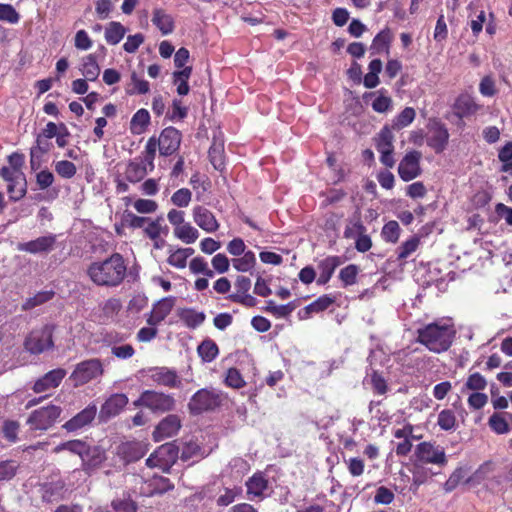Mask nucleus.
I'll return each instance as SVG.
<instances>
[{
  "label": "nucleus",
  "mask_w": 512,
  "mask_h": 512,
  "mask_svg": "<svg viewBox=\"0 0 512 512\" xmlns=\"http://www.w3.org/2000/svg\"><path fill=\"white\" fill-rule=\"evenodd\" d=\"M127 266L123 256L114 253L110 257L90 264L87 274L98 286L117 287L125 279Z\"/></svg>",
  "instance_id": "obj_1"
},
{
  "label": "nucleus",
  "mask_w": 512,
  "mask_h": 512,
  "mask_svg": "<svg viewBox=\"0 0 512 512\" xmlns=\"http://www.w3.org/2000/svg\"><path fill=\"white\" fill-rule=\"evenodd\" d=\"M454 336L455 329L449 319L430 323L418 329V341L435 353L448 350Z\"/></svg>",
  "instance_id": "obj_2"
},
{
  "label": "nucleus",
  "mask_w": 512,
  "mask_h": 512,
  "mask_svg": "<svg viewBox=\"0 0 512 512\" xmlns=\"http://www.w3.org/2000/svg\"><path fill=\"white\" fill-rule=\"evenodd\" d=\"M135 407H146L156 413H165L175 408V399L169 394L154 390H145L140 397L133 402Z\"/></svg>",
  "instance_id": "obj_3"
},
{
  "label": "nucleus",
  "mask_w": 512,
  "mask_h": 512,
  "mask_svg": "<svg viewBox=\"0 0 512 512\" xmlns=\"http://www.w3.org/2000/svg\"><path fill=\"white\" fill-rule=\"evenodd\" d=\"M62 413L57 405H48L32 411L27 419V424L32 430L46 431L54 425Z\"/></svg>",
  "instance_id": "obj_4"
},
{
  "label": "nucleus",
  "mask_w": 512,
  "mask_h": 512,
  "mask_svg": "<svg viewBox=\"0 0 512 512\" xmlns=\"http://www.w3.org/2000/svg\"><path fill=\"white\" fill-rule=\"evenodd\" d=\"M0 175L8 183L7 190L12 200L17 201L26 194V178L22 170L5 166Z\"/></svg>",
  "instance_id": "obj_5"
},
{
  "label": "nucleus",
  "mask_w": 512,
  "mask_h": 512,
  "mask_svg": "<svg viewBox=\"0 0 512 512\" xmlns=\"http://www.w3.org/2000/svg\"><path fill=\"white\" fill-rule=\"evenodd\" d=\"M221 402L220 395L214 390L200 389L190 399L188 409L192 414L213 410Z\"/></svg>",
  "instance_id": "obj_6"
},
{
  "label": "nucleus",
  "mask_w": 512,
  "mask_h": 512,
  "mask_svg": "<svg viewBox=\"0 0 512 512\" xmlns=\"http://www.w3.org/2000/svg\"><path fill=\"white\" fill-rule=\"evenodd\" d=\"M103 367L98 359H90L79 363L72 372L70 379L74 386L84 385L101 376Z\"/></svg>",
  "instance_id": "obj_7"
},
{
  "label": "nucleus",
  "mask_w": 512,
  "mask_h": 512,
  "mask_svg": "<svg viewBox=\"0 0 512 512\" xmlns=\"http://www.w3.org/2000/svg\"><path fill=\"white\" fill-rule=\"evenodd\" d=\"M393 143L394 135L388 126L383 127L375 137V147L380 153V162L388 168L395 165Z\"/></svg>",
  "instance_id": "obj_8"
},
{
  "label": "nucleus",
  "mask_w": 512,
  "mask_h": 512,
  "mask_svg": "<svg viewBox=\"0 0 512 512\" xmlns=\"http://www.w3.org/2000/svg\"><path fill=\"white\" fill-rule=\"evenodd\" d=\"M25 348L32 354H40L53 345L52 327L45 325L34 329L25 340Z\"/></svg>",
  "instance_id": "obj_9"
},
{
  "label": "nucleus",
  "mask_w": 512,
  "mask_h": 512,
  "mask_svg": "<svg viewBox=\"0 0 512 512\" xmlns=\"http://www.w3.org/2000/svg\"><path fill=\"white\" fill-rule=\"evenodd\" d=\"M421 158L422 153L417 150L408 151L404 155L398 165V174L403 181L409 182L421 175Z\"/></svg>",
  "instance_id": "obj_10"
},
{
  "label": "nucleus",
  "mask_w": 512,
  "mask_h": 512,
  "mask_svg": "<svg viewBox=\"0 0 512 512\" xmlns=\"http://www.w3.org/2000/svg\"><path fill=\"white\" fill-rule=\"evenodd\" d=\"M417 459L426 464L444 466L447 463L445 451L442 447L430 442H422L416 447Z\"/></svg>",
  "instance_id": "obj_11"
},
{
  "label": "nucleus",
  "mask_w": 512,
  "mask_h": 512,
  "mask_svg": "<svg viewBox=\"0 0 512 512\" xmlns=\"http://www.w3.org/2000/svg\"><path fill=\"white\" fill-rule=\"evenodd\" d=\"M428 133L426 137L427 145L432 148L436 153H441L445 150L448 140L449 132L447 128L440 122H429Z\"/></svg>",
  "instance_id": "obj_12"
},
{
  "label": "nucleus",
  "mask_w": 512,
  "mask_h": 512,
  "mask_svg": "<svg viewBox=\"0 0 512 512\" xmlns=\"http://www.w3.org/2000/svg\"><path fill=\"white\" fill-rule=\"evenodd\" d=\"M97 410V405L95 403H90L87 407L66 421L62 425V428L69 433L82 430L92 423L96 417Z\"/></svg>",
  "instance_id": "obj_13"
},
{
  "label": "nucleus",
  "mask_w": 512,
  "mask_h": 512,
  "mask_svg": "<svg viewBox=\"0 0 512 512\" xmlns=\"http://www.w3.org/2000/svg\"><path fill=\"white\" fill-rule=\"evenodd\" d=\"M177 453L174 447L170 444L160 446L154 453H152L146 460L148 467L160 468L167 470L175 462Z\"/></svg>",
  "instance_id": "obj_14"
},
{
  "label": "nucleus",
  "mask_w": 512,
  "mask_h": 512,
  "mask_svg": "<svg viewBox=\"0 0 512 512\" xmlns=\"http://www.w3.org/2000/svg\"><path fill=\"white\" fill-rule=\"evenodd\" d=\"M147 450V444L144 442L127 441L117 446L116 454L124 464H128L141 459Z\"/></svg>",
  "instance_id": "obj_15"
},
{
  "label": "nucleus",
  "mask_w": 512,
  "mask_h": 512,
  "mask_svg": "<svg viewBox=\"0 0 512 512\" xmlns=\"http://www.w3.org/2000/svg\"><path fill=\"white\" fill-rule=\"evenodd\" d=\"M148 377L153 383L168 388H180L182 381L176 371L167 367H154L147 371Z\"/></svg>",
  "instance_id": "obj_16"
},
{
  "label": "nucleus",
  "mask_w": 512,
  "mask_h": 512,
  "mask_svg": "<svg viewBox=\"0 0 512 512\" xmlns=\"http://www.w3.org/2000/svg\"><path fill=\"white\" fill-rule=\"evenodd\" d=\"M181 428V419L178 415L170 414L163 418L153 431L156 442L175 436Z\"/></svg>",
  "instance_id": "obj_17"
},
{
  "label": "nucleus",
  "mask_w": 512,
  "mask_h": 512,
  "mask_svg": "<svg viewBox=\"0 0 512 512\" xmlns=\"http://www.w3.org/2000/svg\"><path fill=\"white\" fill-rule=\"evenodd\" d=\"M67 372L65 369L57 368L49 371L44 376L35 381L32 389L35 393H45L57 388L65 378Z\"/></svg>",
  "instance_id": "obj_18"
},
{
  "label": "nucleus",
  "mask_w": 512,
  "mask_h": 512,
  "mask_svg": "<svg viewBox=\"0 0 512 512\" xmlns=\"http://www.w3.org/2000/svg\"><path fill=\"white\" fill-rule=\"evenodd\" d=\"M181 143V133L174 127L165 128L158 139L161 155L168 156L176 152Z\"/></svg>",
  "instance_id": "obj_19"
},
{
  "label": "nucleus",
  "mask_w": 512,
  "mask_h": 512,
  "mask_svg": "<svg viewBox=\"0 0 512 512\" xmlns=\"http://www.w3.org/2000/svg\"><path fill=\"white\" fill-rule=\"evenodd\" d=\"M192 216L195 224L207 233H214L220 226L215 215L204 206H195Z\"/></svg>",
  "instance_id": "obj_20"
},
{
  "label": "nucleus",
  "mask_w": 512,
  "mask_h": 512,
  "mask_svg": "<svg viewBox=\"0 0 512 512\" xmlns=\"http://www.w3.org/2000/svg\"><path fill=\"white\" fill-rule=\"evenodd\" d=\"M55 243L56 236L53 234H48L45 236H41L35 240L18 243L17 250L28 252L31 254L49 252L54 248Z\"/></svg>",
  "instance_id": "obj_21"
},
{
  "label": "nucleus",
  "mask_w": 512,
  "mask_h": 512,
  "mask_svg": "<svg viewBox=\"0 0 512 512\" xmlns=\"http://www.w3.org/2000/svg\"><path fill=\"white\" fill-rule=\"evenodd\" d=\"M127 404L128 397L125 394H113L101 406L99 416L102 420L115 417L124 409Z\"/></svg>",
  "instance_id": "obj_22"
},
{
  "label": "nucleus",
  "mask_w": 512,
  "mask_h": 512,
  "mask_svg": "<svg viewBox=\"0 0 512 512\" xmlns=\"http://www.w3.org/2000/svg\"><path fill=\"white\" fill-rule=\"evenodd\" d=\"M174 299L172 297L163 298L158 301L147 317V323L150 326L159 325L172 311Z\"/></svg>",
  "instance_id": "obj_23"
},
{
  "label": "nucleus",
  "mask_w": 512,
  "mask_h": 512,
  "mask_svg": "<svg viewBox=\"0 0 512 512\" xmlns=\"http://www.w3.org/2000/svg\"><path fill=\"white\" fill-rule=\"evenodd\" d=\"M151 22L162 35H169L173 33L175 29L173 16L162 8L153 9Z\"/></svg>",
  "instance_id": "obj_24"
},
{
  "label": "nucleus",
  "mask_w": 512,
  "mask_h": 512,
  "mask_svg": "<svg viewBox=\"0 0 512 512\" xmlns=\"http://www.w3.org/2000/svg\"><path fill=\"white\" fill-rule=\"evenodd\" d=\"M105 452L96 446L91 447L87 444V451L84 457H81L82 469L90 473L92 470L98 468L105 461Z\"/></svg>",
  "instance_id": "obj_25"
},
{
  "label": "nucleus",
  "mask_w": 512,
  "mask_h": 512,
  "mask_svg": "<svg viewBox=\"0 0 512 512\" xmlns=\"http://www.w3.org/2000/svg\"><path fill=\"white\" fill-rule=\"evenodd\" d=\"M345 237H356L355 247L359 252H366L372 246L370 237L365 234V227L359 222L345 230Z\"/></svg>",
  "instance_id": "obj_26"
},
{
  "label": "nucleus",
  "mask_w": 512,
  "mask_h": 512,
  "mask_svg": "<svg viewBox=\"0 0 512 512\" xmlns=\"http://www.w3.org/2000/svg\"><path fill=\"white\" fill-rule=\"evenodd\" d=\"M148 173L150 172L144 165L134 158L126 163L123 175L127 182L136 184L141 182Z\"/></svg>",
  "instance_id": "obj_27"
},
{
  "label": "nucleus",
  "mask_w": 512,
  "mask_h": 512,
  "mask_svg": "<svg viewBox=\"0 0 512 512\" xmlns=\"http://www.w3.org/2000/svg\"><path fill=\"white\" fill-rule=\"evenodd\" d=\"M341 264L340 258L337 256L327 257L319 263V276L317 283L326 284L332 277L335 269Z\"/></svg>",
  "instance_id": "obj_28"
},
{
  "label": "nucleus",
  "mask_w": 512,
  "mask_h": 512,
  "mask_svg": "<svg viewBox=\"0 0 512 512\" xmlns=\"http://www.w3.org/2000/svg\"><path fill=\"white\" fill-rule=\"evenodd\" d=\"M246 486L250 499L263 497L268 490V481L262 473H256L246 482Z\"/></svg>",
  "instance_id": "obj_29"
},
{
  "label": "nucleus",
  "mask_w": 512,
  "mask_h": 512,
  "mask_svg": "<svg viewBox=\"0 0 512 512\" xmlns=\"http://www.w3.org/2000/svg\"><path fill=\"white\" fill-rule=\"evenodd\" d=\"M64 451L77 455L80 458L84 457L87 451V443L80 439L69 440L55 446L52 453L59 454Z\"/></svg>",
  "instance_id": "obj_30"
},
{
  "label": "nucleus",
  "mask_w": 512,
  "mask_h": 512,
  "mask_svg": "<svg viewBox=\"0 0 512 512\" xmlns=\"http://www.w3.org/2000/svg\"><path fill=\"white\" fill-rule=\"evenodd\" d=\"M374 97L371 103L372 109L377 113H386L392 108V99L387 95L386 90L381 89L376 92L366 94L364 98Z\"/></svg>",
  "instance_id": "obj_31"
},
{
  "label": "nucleus",
  "mask_w": 512,
  "mask_h": 512,
  "mask_svg": "<svg viewBox=\"0 0 512 512\" xmlns=\"http://www.w3.org/2000/svg\"><path fill=\"white\" fill-rule=\"evenodd\" d=\"M455 109L460 117H466L475 114L480 109V105L469 95H461L455 102Z\"/></svg>",
  "instance_id": "obj_32"
},
{
  "label": "nucleus",
  "mask_w": 512,
  "mask_h": 512,
  "mask_svg": "<svg viewBox=\"0 0 512 512\" xmlns=\"http://www.w3.org/2000/svg\"><path fill=\"white\" fill-rule=\"evenodd\" d=\"M81 73L89 81H95L100 74V67L93 54H89L82 59Z\"/></svg>",
  "instance_id": "obj_33"
},
{
  "label": "nucleus",
  "mask_w": 512,
  "mask_h": 512,
  "mask_svg": "<svg viewBox=\"0 0 512 512\" xmlns=\"http://www.w3.org/2000/svg\"><path fill=\"white\" fill-rule=\"evenodd\" d=\"M173 233L176 238L185 244H192L199 238V231L190 223L185 222L179 227H175Z\"/></svg>",
  "instance_id": "obj_34"
},
{
  "label": "nucleus",
  "mask_w": 512,
  "mask_h": 512,
  "mask_svg": "<svg viewBox=\"0 0 512 512\" xmlns=\"http://www.w3.org/2000/svg\"><path fill=\"white\" fill-rule=\"evenodd\" d=\"M194 253L192 248H178L176 250H170L167 262L178 269L186 267L187 259Z\"/></svg>",
  "instance_id": "obj_35"
},
{
  "label": "nucleus",
  "mask_w": 512,
  "mask_h": 512,
  "mask_svg": "<svg viewBox=\"0 0 512 512\" xmlns=\"http://www.w3.org/2000/svg\"><path fill=\"white\" fill-rule=\"evenodd\" d=\"M127 30L119 22H110L105 29V40L108 44L116 45L125 36Z\"/></svg>",
  "instance_id": "obj_36"
},
{
  "label": "nucleus",
  "mask_w": 512,
  "mask_h": 512,
  "mask_svg": "<svg viewBox=\"0 0 512 512\" xmlns=\"http://www.w3.org/2000/svg\"><path fill=\"white\" fill-rule=\"evenodd\" d=\"M506 417L512 420V414L506 413L505 415L500 413H494L489 418L488 424L490 428L497 434H506L510 431V426L507 422Z\"/></svg>",
  "instance_id": "obj_37"
},
{
  "label": "nucleus",
  "mask_w": 512,
  "mask_h": 512,
  "mask_svg": "<svg viewBox=\"0 0 512 512\" xmlns=\"http://www.w3.org/2000/svg\"><path fill=\"white\" fill-rule=\"evenodd\" d=\"M150 115L146 109L138 110L132 117L130 122V130L133 134L139 135L144 132L149 124Z\"/></svg>",
  "instance_id": "obj_38"
},
{
  "label": "nucleus",
  "mask_w": 512,
  "mask_h": 512,
  "mask_svg": "<svg viewBox=\"0 0 512 512\" xmlns=\"http://www.w3.org/2000/svg\"><path fill=\"white\" fill-rule=\"evenodd\" d=\"M197 352L204 362H212L218 355L217 344L211 340H204L197 348Z\"/></svg>",
  "instance_id": "obj_39"
},
{
  "label": "nucleus",
  "mask_w": 512,
  "mask_h": 512,
  "mask_svg": "<svg viewBox=\"0 0 512 512\" xmlns=\"http://www.w3.org/2000/svg\"><path fill=\"white\" fill-rule=\"evenodd\" d=\"M179 316L180 319L189 328H196L200 326L205 320V314L194 309H184L180 312Z\"/></svg>",
  "instance_id": "obj_40"
},
{
  "label": "nucleus",
  "mask_w": 512,
  "mask_h": 512,
  "mask_svg": "<svg viewBox=\"0 0 512 512\" xmlns=\"http://www.w3.org/2000/svg\"><path fill=\"white\" fill-rule=\"evenodd\" d=\"M54 296V291L52 290H43L32 297H29L25 300V302L22 305L23 310H30L37 306H40L48 301H50Z\"/></svg>",
  "instance_id": "obj_41"
},
{
  "label": "nucleus",
  "mask_w": 512,
  "mask_h": 512,
  "mask_svg": "<svg viewBox=\"0 0 512 512\" xmlns=\"http://www.w3.org/2000/svg\"><path fill=\"white\" fill-rule=\"evenodd\" d=\"M207 455L206 451L202 450L198 443L189 441L185 443L181 452V459L184 461L198 460Z\"/></svg>",
  "instance_id": "obj_42"
},
{
  "label": "nucleus",
  "mask_w": 512,
  "mask_h": 512,
  "mask_svg": "<svg viewBox=\"0 0 512 512\" xmlns=\"http://www.w3.org/2000/svg\"><path fill=\"white\" fill-rule=\"evenodd\" d=\"M416 112L412 107H406L402 110L392 122V128L395 130H401L409 126L415 119Z\"/></svg>",
  "instance_id": "obj_43"
},
{
  "label": "nucleus",
  "mask_w": 512,
  "mask_h": 512,
  "mask_svg": "<svg viewBox=\"0 0 512 512\" xmlns=\"http://www.w3.org/2000/svg\"><path fill=\"white\" fill-rule=\"evenodd\" d=\"M233 267L239 272H248L256 264V257L252 251L245 252L241 257L232 260Z\"/></svg>",
  "instance_id": "obj_44"
},
{
  "label": "nucleus",
  "mask_w": 512,
  "mask_h": 512,
  "mask_svg": "<svg viewBox=\"0 0 512 512\" xmlns=\"http://www.w3.org/2000/svg\"><path fill=\"white\" fill-rule=\"evenodd\" d=\"M493 471V464L491 462H485L479 466V468L466 479V483L472 486L479 485L484 481Z\"/></svg>",
  "instance_id": "obj_45"
},
{
  "label": "nucleus",
  "mask_w": 512,
  "mask_h": 512,
  "mask_svg": "<svg viewBox=\"0 0 512 512\" xmlns=\"http://www.w3.org/2000/svg\"><path fill=\"white\" fill-rule=\"evenodd\" d=\"M381 236L386 242L396 243L400 236V226L397 221H389L381 231Z\"/></svg>",
  "instance_id": "obj_46"
},
{
  "label": "nucleus",
  "mask_w": 512,
  "mask_h": 512,
  "mask_svg": "<svg viewBox=\"0 0 512 512\" xmlns=\"http://www.w3.org/2000/svg\"><path fill=\"white\" fill-rule=\"evenodd\" d=\"M486 387L487 380L478 372L470 374L464 384V388L474 392L483 391Z\"/></svg>",
  "instance_id": "obj_47"
},
{
  "label": "nucleus",
  "mask_w": 512,
  "mask_h": 512,
  "mask_svg": "<svg viewBox=\"0 0 512 512\" xmlns=\"http://www.w3.org/2000/svg\"><path fill=\"white\" fill-rule=\"evenodd\" d=\"M295 306L292 303L286 305H277L274 301L269 300L265 310L277 318H285L291 314Z\"/></svg>",
  "instance_id": "obj_48"
},
{
  "label": "nucleus",
  "mask_w": 512,
  "mask_h": 512,
  "mask_svg": "<svg viewBox=\"0 0 512 512\" xmlns=\"http://www.w3.org/2000/svg\"><path fill=\"white\" fill-rule=\"evenodd\" d=\"M54 169L60 177L65 179L74 177L77 172L75 164L68 160H60L55 162Z\"/></svg>",
  "instance_id": "obj_49"
},
{
  "label": "nucleus",
  "mask_w": 512,
  "mask_h": 512,
  "mask_svg": "<svg viewBox=\"0 0 512 512\" xmlns=\"http://www.w3.org/2000/svg\"><path fill=\"white\" fill-rule=\"evenodd\" d=\"M420 244V238L417 236H412L410 239L406 240L398 247V258L406 259L412 253H414Z\"/></svg>",
  "instance_id": "obj_50"
},
{
  "label": "nucleus",
  "mask_w": 512,
  "mask_h": 512,
  "mask_svg": "<svg viewBox=\"0 0 512 512\" xmlns=\"http://www.w3.org/2000/svg\"><path fill=\"white\" fill-rule=\"evenodd\" d=\"M437 424L443 430L449 431L455 428L456 417L452 410L444 409L438 414Z\"/></svg>",
  "instance_id": "obj_51"
},
{
  "label": "nucleus",
  "mask_w": 512,
  "mask_h": 512,
  "mask_svg": "<svg viewBox=\"0 0 512 512\" xmlns=\"http://www.w3.org/2000/svg\"><path fill=\"white\" fill-rule=\"evenodd\" d=\"M228 469L232 477L240 478L248 472L249 464L243 458L235 457L229 462Z\"/></svg>",
  "instance_id": "obj_52"
},
{
  "label": "nucleus",
  "mask_w": 512,
  "mask_h": 512,
  "mask_svg": "<svg viewBox=\"0 0 512 512\" xmlns=\"http://www.w3.org/2000/svg\"><path fill=\"white\" fill-rule=\"evenodd\" d=\"M133 207L140 214H152L157 211L158 204L152 199L138 198L133 202Z\"/></svg>",
  "instance_id": "obj_53"
},
{
  "label": "nucleus",
  "mask_w": 512,
  "mask_h": 512,
  "mask_svg": "<svg viewBox=\"0 0 512 512\" xmlns=\"http://www.w3.org/2000/svg\"><path fill=\"white\" fill-rule=\"evenodd\" d=\"M498 158L502 162L501 171L509 172L512 169V142H507L500 149Z\"/></svg>",
  "instance_id": "obj_54"
},
{
  "label": "nucleus",
  "mask_w": 512,
  "mask_h": 512,
  "mask_svg": "<svg viewBox=\"0 0 512 512\" xmlns=\"http://www.w3.org/2000/svg\"><path fill=\"white\" fill-rule=\"evenodd\" d=\"M192 199V193L187 188L178 189L171 196V202L173 205L184 208L187 207Z\"/></svg>",
  "instance_id": "obj_55"
},
{
  "label": "nucleus",
  "mask_w": 512,
  "mask_h": 512,
  "mask_svg": "<svg viewBox=\"0 0 512 512\" xmlns=\"http://www.w3.org/2000/svg\"><path fill=\"white\" fill-rule=\"evenodd\" d=\"M466 470L463 467H459L449 476L447 481L444 483V490L446 492L453 491L465 478Z\"/></svg>",
  "instance_id": "obj_56"
},
{
  "label": "nucleus",
  "mask_w": 512,
  "mask_h": 512,
  "mask_svg": "<svg viewBox=\"0 0 512 512\" xmlns=\"http://www.w3.org/2000/svg\"><path fill=\"white\" fill-rule=\"evenodd\" d=\"M334 299L328 295H323L319 297L317 300L309 304L305 310L307 313H318L326 310L330 305H332Z\"/></svg>",
  "instance_id": "obj_57"
},
{
  "label": "nucleus",
  "mask_w": 512,
  "mask_h": 512,
  "mask_svg": "<svg viewBox=\"0 0 512 512\" xmlns=\"http://www.w3.org/2000/svg\"><path fill=\"white\" fill-rule=\"evenodd\" d=\"M163 218L158 217L155 220H150L146 223L147 225L144 227V233L150 239H156L161 236L163 227H162Z\"/></svg>",
  "instance_id": "obj_58"
},
{
  "label": "nucleus",
  "mask_w": 512,
  "mask_h": 512,
  "mask_svg": "<svg viewBox=\"0 0 512 512\" xmlns=\"http://www.w3.org/2000/svg\"><path fill=\"white\" fill-rule=\"evenodd\" d=\"M358 272V267L354 264H350L341 269L339 278L345 286L353 285L356 282Z\"/></svg>",
  "instance_id": "obj_59"
},
{
  "label": "nucleus",
  "mask_w": 512,
  "mask_h": 512,
  "mask_svg": "<svg viewBox=\"0 0 512 512\" xmlns=\"http://www.w3.org/2000/svg\"><path fill=\"white\" fill-rule=\"evenodd\" d=\"M189 268L195 274L202 273L207 277H213L214 275L213 271L208 268L207 262L202 257L193 258L190 261Z\"/></svg>",
  "instance_id": "obj_60"
},
{
  "label": "nucleus",
  "mask_w": 512,
  "mask_h": 512,
  "mask_svg": "<svg viewBox=\"0 0 512 512\" xmlns=\"http://www.w3.org/2000/svg\"><path fill=\"white\" fill-rule=\"evenodd\" d=\"M131 85L133 87L127 89L129 94H146L150 89L149 83L146 80L139 78L135 72L131 75Z\"/></svg>",
  "instance_id": "obj_61"
},
{
  "label": "nucleus",
  "mask_w": 512,
  "mask_h": 512,
  "mask_svg": "<svg viewBox=\"0 0 512 512\" xmlns=\"http://www.w3.org/2000/svg\"><path fill=\"white\" fill-rule=\"evenodd\" d=\"M19 19V14L12 5L0 4V20L15 24Z\"/></svg>",
  "instance_id": "obj_62"
},
{
  "label": "nucleus",
  "mask_w": 512,
  "mask_h": 512,
  "mask_svg": "<svg viewBox=\"0 0 512 512\" xmlns=\"http://www.w3.org/2000/svg\"><path fill=\"white\" fill-rule=\"evenodd\" d=\"M225 382L228 386L235 389L242 388L245 385V381L243 380L241 373L236 368L228 369Z\"/></svg>",
  "instance_id": "obj_63"
},
{
  "label": "nucleus",
  "mask_w": 512,
  "mask_h": 512,
  "mask_svg": "<svg viewBox=\"0 0 512 512\" xmlns=\"http://www.w3.org/2000/svg\"><path fill=\"white\" fill-rule=\"evenodd\" d=\"M115 512H136L137 506L131 499H117L112 502Z\"/></svg>",
  "instance_id": "obj_64"
}]
</instances>
